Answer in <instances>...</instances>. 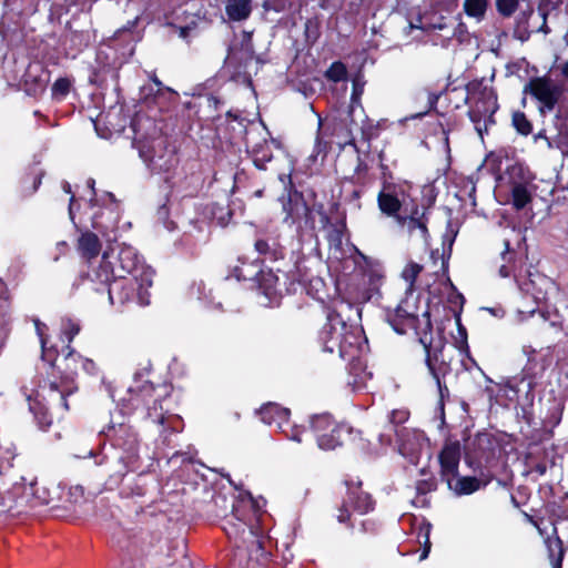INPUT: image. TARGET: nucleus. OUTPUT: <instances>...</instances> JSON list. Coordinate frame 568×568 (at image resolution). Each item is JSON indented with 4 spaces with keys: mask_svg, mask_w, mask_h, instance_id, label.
Returning a JSON list of instances; mask_svg holds the SVG:
<instances>
[{
    "mask_svg": "<svg viewBox=\"0 0 568 568\" xmlns=\"http://www.w3.org/2000/svg\"><path fill=\"white\" fill-rule=\"evenodd\" d=\"M103 265L110 267L114 280L109 284L108 296L111 304L123 305L135 301L139 305L150 304V287L154 272L144 265L138 252L125 243L103 253Z\"/></svg>",
    "mask_w": 568,
    "mask_h": 568,
    "instance_id": "1",
    "label": "nucleus"
},
{
    "mask_svg": "<svg viewBox=\"0 0 568 568\" xmlns=\"http://www.w3.org/2000/svg\"><path fill=\"white\" fill-rule=\"evenodd\" d=\"M81 355L70 351L62 361L64 373L61 374L59 381H52L42 388L43 398L51 407L61 406L64 410L69 409L68 397L78 390L74 382V375L81 367Z\"/></svg>",
    "mask_w": 568,
    "mask_h": 568,
    "instance_id": "2",
    "label": "nucleus"
},
{
    "mask_svg": "<svg viewBox=\"0 0 568 568\" xmlns=\"http://www.w3.org/2000/svg\"><path fill=\"white\" fill-rule=\"evenodd\" d=\"M471 105L468 111L475 130L483 139L489 126L495 123L494 114L498 109L497 97L491 88H483L479 92H473L469 97Z\"/></svg>",
    "mask_w": 568,
    "mask_h": 568,
    "instance_id": "3",
    "label": "nucleus"
},
{
    "mask_svg": "<svg viewBox=\"0 0 568 568\" xmlns=\"http://www.w3.org/2000/svg\"><path fill=\"white\" fill-rule=\"evenodd\" d=\"M524 93L536 100L539 115L545 116L555 110L562 98L564 89L550 77L541 75L531 78L525 84Z\"/></svg>",
    "mask_w": 568,
    "mask_h": 568,
    "instance_id": "4",
    "label": "nucleus"
},
{
    "mask_svg": "<svg viewBox=\"0 0 568 568\" xmlns=\"http://www.w3.org/2000/svg\"><path fill=\"white\" fill-rule=\"evenodd\" d=\"M139 153L153 173H169L178 164L174 150L169 149L166 140L161 136L140 143Z\"/></svg>",
    "mask_w": 568,
    "mask_h": 568,
    "instance_id": "5",
    "label": "nucleus"
},
{
    "mask_svg": "<svg viewBox=\"0 0 568 568\" xmlns=\"http://www.w3.org/2000/svg\"><path fill=\"white\" fill-rule=\"evenodd\" d=\"M324 349L328 353L337 352L344 361H353L358 355L356 336L342 322L329 324L322 332Z\"/></svg>",
    "mask_w": 568,
    "mask_h": 568,
    "instance_id": "6",
    "label": "nucleus"
},
{
    "mask_svg": "<svg viewBox=\"0 0 568 568\" xmlns=\"http://www.w3.org/2000/svg\"><path fill=\"white\" fill-rule=\"evenodd\" d=\"M410 187L408 183H385L377 195V204L381 212L397 220V216H400L399 211L402 206L406 205V197Z\"/></svg>",
    "mask_w": 568,
    "mask_h": 568,
    "instance_id": "7",
    "label": "nucleus"
},
{
    "mask_svg": "<svg viewBox=\"0 0 568 568\" xmlns=\"http://www.w3.org/2000/svg\"><path fill=\"white\" fill-rule=\"evenodd\" d=\"M312 426L317 436V443L322 449H334L341 445L342 427L338 426L328 415H318Z\"/></svg>",
    "mask_w": 568,
    "mask_h": 568,
    "instance_id": "8",
    "label": "nucleus"
},
{
    "mask_svg": "<svg viewBox=\"0 0 568 568\" xmlns=\"http://www.w3.org/2000/svg\"><path fill=\"white\" fill-rule=\"evenodd\" d=\"M523 294L532 297L536 305L545 303L550 293L556 291L552 280L546 275L536 273L529 274V277L519 284Z\"/></svg>",
    "mask_w": 568,
    "mask_h": 568,
    "instance_id": "9",
    "label": "nucleus"
},
{
    "mask_svg": "<svg viewBox=\"0 0 568 568\" xmlns=\"http://www.w3.org/2000/svg\"><path fill=\"white\" fill-rule=\"evenodd\" d=\"M397 223L404 227L410 237H415L427 242L428 239V229L427 223L428 219L426 216V212L423 209H419L418 205L414 204L409 210L408 214L397 216Z\"/></svg>",
    "mask_w": 568,
    "mask_h": 568,
    "instance_id": "10",
    "label": "nucleus"
},
{
    "mask_svg": "<svg viewBox=\"0 0 568 568\" xmlns=\"http://www.w3.org/2000/svg\"><path fill=\"white\" fill-rule=\"evenodd\" d=\"M373 508L371 497L361 491L359 489H353L348 493L347 499L343 503L338 510L337 520L339 523H347L351 520L352 514L357 513L359 515L368 513Z\"/></svg>",
    "mask_w": 568,
    "mask_h": 568,
    "instance_id": "11",
    "label": "nucleus"
},
{
    "mask_svg": "<svg viewBox=\"0 0 568 568\" xmlns=\"http://www.w3.org/2000/svg\"><path fill=\"white\" fill-rule=\"evenodd\" d=\"M422 321L425 323L426 326L430 325L429 314L427 311H424L422 314V318H419V315H412L406 314V312H398V306L396 307L394 314L390 315L388 318L389 324L398 334H405L409 329L416 331Z\"/></svg>",
    "mask_w": 568,
    "mask_h": 568,
    "instance_id": "12",
    "label": "nucleus"
},
{
    "mask_svg": "<svg viewBox=\"0 0 568 568\" xmlns=\"http://www.w3.org/2000/svg\"><path fill=\"white\" fill-rule=\"evenodd\" d=\"M460 460V444L458 442H446L440 454L439 463L442 474L447 477H456Z\"/></svg>",
    "mask_w": 568,
    "mask_h": 568,
    "instance_id": "13",
    "label": "nucleus"
},
{
    "mask_svg": "<svg viewBox=\"0 0 568 568\" xmlns=\"http://www.w3.org/2000/svg\"><path fill=\"white\" fill-rule=\"evenodd\" d=\"M237 511V508H234L232 516L226 519L224 525L226 535L234 539H237V537L241 535L243 536V541H246L248 538L260 548L261 541L254 536L252 529H247L245 521L239 516Z\"/></svg>",
    "mask_w": 568,
    "mask_h": 568,
    "instance_id": "14",
    "label": "nucleus"
},
{
    "mask_svg": "<svg viewBox=\"0 0 568 568\" xmlns=\"http://www.w3.org/2000/svg\"><path fill=\"white\" fill-rule=\"evenodd\" d=\"M283 210L285 212L284 222L293 225L298 224L303 220H307L310 209L302 197H290L283 203Z\"/></svg>",
    "mask_w": 568,
    "mask_h": 568,
    "instance_id": "15",
    "label": "nucleus"
},
{
    "mask_svg": "<svg viewBox=\"0 0 568 568\" xmlns=\"http://www.w3.org/2000/svg\"><path fill=\"white\" fill-rule=\"evenodd\" d=\"M261 419L267 425H275L282 429L284 425H288L290 410L277 404L268 403L260 410Z\"/></svg>",
    "mask_w": 568,
    "mask_h": 568,
    "instance_id": "16",
    "label": "nucleus"
},
{
    "mask_svg": "<svg viewBox=\"0 0 568 568\" xmlns=\"http://www.w3.org/2000/svg\"><path fill=\"white\" fill-rule=\"evenodd\" d=\"M449 488L454 490V493L458 496L463 495H470L477 490H479L481 487H485L488 485L490 479H479L477 477H470V476H462L456 477L455 481L450 478H447Z\"/></svg>",
    "mask_w": 568,
    "mask_h": 568,
    "instance_id": "17",
    "label": "nucleus"
},
{
    "mask_svg": "<svg viewBox=\"0 0 568 568\" xmlns=\"http://www.w3.org/2000/svg\"><path fill=\"white\" fill-rule=\"evenodd\" d=\"M225 12L231 21H244L252 13V0H226Z\"/></svg>",
    "mask_w": 568,
    "mask_h": 568,
    "instance_id": "18",
    "label": "nucleus"
},
{
    "mask_svg": "<svg viewBox=\"0 0 568 568\" xmlns=\"http://www.w3.org/2000/svg\"><path fill=\"white\" fill-rule=\"evenodd\" d=\"M78 248L88 260L97 257L101 250L99 237L92 232L82 233L78 240Z\"/></svg>",
    "mask_w": 568,
    "mask_h": 568,
    "instance_id": "19",
    "label": "nucleus"
},
{
    "mask_svg": "<svg viewBox=\"0 0 568 568\" xmlns=\"http://www.w3.org/2000/svg\"><path fill=\"white\" fill-rule=\"evenodd\" d=\"M532 143L541 151L560 149L562 145L560 139L554 134H548V130L546 128L539 130L532 136Z\"/></svg>",
    "mask_w": 568,
    "mask_h": 568,
    "instance_id": "20",
    "label": "nucleus"
},
{
    "mask_svg": "<svg viewBox=\"0 0 568 568\" xmlns=\"http://www.w3.org/2000/svg\"><path fill=\"white\" fill-rule=\"evenodd\" d=\"M488 9V0H465L463 10L467 17L480 22L485 19Z\"/></svg>",
    "mask_w": 568,
    "mask_h": 568,
    "instance_id": "21",
    "label": "nucleus"
},
{
    "mask_svg": "<svg viewBox=\"0 0 568 568\" xmlns=\"http://www.w3.org/2000/svg\"><path fill=\"white\" fill-rule=\"evenodd\" d=\"M423 271V265L416 262H408L402 271V278L406 282L407 287L406 292L412 294L415 288V282L420 272Z\"/></svg>",
    "mask_w": 568,
    "mask_h": 568,
    "instance_id": "22",
    "label": "nucleus"
},
{
    "mask_svg": "<svg viewBox=\"0 0 568 568\" xmlns=\"http://www.w3.org/2000/svg\"><path fill=\"white\" fill-rule=\"evenodd\" d=\"M272 158L273 153L268 142L264 141V143L253 148V162L256 168L261 170L265 169V164L270 162Z\"/></svg>",
    "mask_w": 568,
    "mask_h": 568,
    "instance_id": "23",
    "label": "nucleus"
},
{
    "mask_svg": "<svg viewBox=\"0 0 568 568\" xmlns=\"http://www.w3.org/2000/svg\"><path fill=\"white\" fill-rule=\"evenodd\" d=\"M513 205L517 210L524 209L530 201L531 195L525 184L518 183L511 190Z\"/></svg>",
    "mask_w": 568,
    "mask_h": 568,
    "instance_id": "24",
    "label": "nucleus"
},
{
    "mask_svg": "<svg viewBox=\"0 0 568 568\" xmlns=\"http://www.w3.org/2000/svg\"><path fill=\"white\" fill-rule=\"evenodd\" d=\"M511 124L515 130L521 135H529L532 132V123L527 115L521 111H515L511 115Z\"/></svg>",
    "mask_w": 568,
    "mask_h": 568,
    "instance_id": "25",
    "label": "nucleus"
},
{
    "mask_svg": "<svg viewBox=\"0 0 568 568\" xmlns=\"http://www.w3.org/2000/svg\"><path fill=\"white\" fill-rule=\"evenodd\" d=\"M551 123L554 126V135L558 136L560 141H564L568 138V116H566L562 112L558 111L551 119Z\"/></svg>",
    "mask_w": 568,
    "mask_h": 568,
    "instance_id": "26",
    "label": "nucleus"
},
{
    "mask_svg": "<svg viewBox=\"0 0 568 568\" xmlns=\"http://www.w3.org/2000/svg\"><path fill=\"white\" fill-rule=\"evenodd\" d=\"M30 410L34 414L40 427L45 428L51 424V418L48 416L47 407H44L39 400H30Z\"/></svg>",
    "mask_w": 568,
    "mask_h": 568,
    "instance_id": "27",
    "label": "nucleus"
},
{
    "mask_svg": "<svg viewBox=\"0 0 568 568\" xmlns=\"http://www.w3.org/2000/svg\"><path fill=\"white\" fill-rule=\"evenodd\" d=\"M327 79L338 82L346 77V68L341 62H334L326 71Z\"/></svg>",
    "mask_w": 568,
    "mask_h": 568,
    "instance_id": "28",
    "label": "nucleus"
},
{
    "mask_svg": "<svg viewBox=\"0 0 568 568\" xmlns=\"http://www.w3.org/2000/svg\"><path fill=\"white\" fill-rule=\"evenodd\" d=\"M518 0H496V7L500 14L510 17L517 9Z\"/></svg>",
    "mask_w": 568,
    "mask_h": 568,
    "instance_id": "29",
    "label": "nucleus"
},
{
    "mask_svg": "<svg viewBox=\"0 0 568 568\" xmlns=\"http://www.w3.org/2000/svg\"><path fill=\"white\" fill-rule=\"evenodd\" d=\"M62 332L67 336L68 342L70 343L74 338V336L80 332V325L70 318L63 320Z\"/></svg>",
    "mask_w": 568,
    "mask_h": 568,
    "instance_id": "30",
    "label": "nucleus"
},
{
    "mask_svg": "<svg viewBox=\"0 0 568 568\" xmlns=\"http://www.w3.org/2000/svg\"><path fill=\"white\" fill-rule=\"evenodd\" d=\"M521 351L523 354L527 357V365L525 367V371H535V368L538 365L537 359L535 357L536 349L531 345H524Z\"/></svg>",
    "mask_w": 568,
    "mask_h": 568,
    "instance_id": "31",
    "label": "nucleus"
},
{
    "mask_svg": "<svg viewBox=\"0 0 568 568\" xmlns=\"http://www.w3.org/2000/svg\"><path fill=\"white\" fill-rule=\"evenodd\" d=\"M364 92V82L357 78L353 81V92L351 97L352 108L354 105H359L361 97Z\"/></svg>",
    "mask_w": 568,
    "mask_h": 568,
    "instance_id": "32",
    "label": "nucleus"
},
{
    "mask_svg": "<svg viewBox=\"0 0 568 568\" xmlns=\"http://www.w3.org/2000/svg\"><path fill=\"white\" fill-rule=\"evenodd\" d=\"M552 362V354L551 348L547 347L546 354L542 355L540 358V365H539V372H534L532 375L536 377L537 375H541L550 365Z\"/></svg>",
    "mask_w": 568,
    "mask_h": 568,
    "instance_id": "33",
    "label": "nucleus"
},
{
    "mask_svg": "<svg viewBox=\"0 0 568 568\" xmlns=\"http://www.w3.org/2000/svg\"><path fill=\"white\" fill-rule=\"evenodd\" d=\"M69 89L70 82L67 79H58L52 87L53 93L61 97L65 95L69 92Z\"/></svg>",
    "mask_w": 568,
    "mask_h": 568,
    "instance_id": "34",
    "label": "nucleus"
},
{
    "mask_svg": "<svg viewBox=\"0 0 568 568\" xmlns=\"http://www.w3.org/2000/svg\"><path fill=\"white\" fill-rule=\"evenodd\" d=\"M409 413L405 409H395L388 415V419L393 424H402L408 419Z\"/></svg>",
    "mask_w": 568,
    "mask_h": 568,
    "instance_id": "35",
    "label": "nucleus"
},
{
    "mask_svg": "<svg viewBox=\"0 0 568 568\" xmlns=\"http://www.w3.org/2000/svg\"><path fill=\"white\" fill-rule=\"evenodd\" d=\"M398 312H406V314L418 315L415 302L410 297L405 298L398 305Z\"/></svg>",
    "mask_w": 568,
    "mask_h": 568,
    "instance_id": "36",
    "label": "nucleus"
},
{
    "mask_svg": "<svg viewBox=\"0 0 568 568\" xmlns=\"http://www.w3.org/2000/svg\"><path fill=\"white\" fill-rule=\"evenodd\" d=\"M81 368L89 375H94L97 374L98 372V368H97V365L95 363L90 359V358H85V357H81Z\"/></svg>",
    "mask_w": 568,
    "mask_h": 568,
    "instance_id": "37",
    "label": "nucleus"
},
{
    "mask_svg": "<svg viewBox=\"0 0 568 568\" xmlns=\"http://www.w3.org/2000/svg\"><path fill=\"white\" fill-rule=\"evenodd\" d=\"M283 433H285V435L287 436V438L292 439V440H295L297 443H301V435L303 433V429L298 426H290V432H287L286 429H284V427L281 429Z\"/></svg>",
    "mask_w": 568,
    "mask_h": 568,
    "instance_id": "38",
    "label": "nucleus"
},
{
    "mask_svg": "<svg viewBox=\"0 0 568 568\" xmlns=\"http://www.w3.org/2000/svg\"><path fill=\"white\" fill-rule=\"evenodd\" d=\"M34 325H36L37 334L40 337L42 349H44L47 341H45L43 334H44V329L47 328V326L43 323H41L39 320L34 321ZM43 355H45V351H43Z\"/></svg>",
    "mask_w": 568,
    "mask_h": 568,
    "instance_id": "39",
    "label": "nucleus"
},
{
    "mask_svg": "<svg viewBox=\"0 0 568 568\" xmlns=\"http://www.w3.org/2000/svg\"><path fill=\"white\" fill-rule=\"evenodd\" d=\"M535 313H536V307H534V308H531L529 311L518 310L517 314H516V320L515 321L517 323H521L525 320H527L528 317H531Z\"/></svg>",
    "mask_w": 568,
    "mask_h": 568,
    "instance_id": "40",
    "label": "nucleus"
},
{
    "mask_svg": "<svg viewBox=\"0 0 568 568\" xmlns=\"http://www.w3.org/2000/svg\"><path fill=\"white\" fill-rule=\"evenodd\" d=\"M504 246H505V248L501 253L503 260L509 262V261H511L513 254L510 253V243L508 240L504 241Z\"/></svg>",
    "mask_w": 568,
    "mask_h": 568,
    "instance_id": "41",
    "label": "nucleus"
},
{
    "mask_svg": "<svg viewBox=\"0 0 568 568\" xmlns=\"http://www.w3.org/2000/svg\"><path fill=\"white\" fill-rule=\"evenodd\" d=\"M548 546L550 549H552V547L557 548L559 550V558L558 560L560 561L561 560V557H562V549H561V542L558 538L556 539H549L548 540Z\"/></svg>",
    "mask_w": 568,
    "mask_h": 568,
    "instance_id": "42",
    "label": "nucleus"
},
{
    "mask_svg": "<svg viewBox=\"0 0 568 568\" xmlns=\"http://www.w3.org/2000/svg\"><path fill=\"white\" fill-rule=\"evenodd\" d=\"M195 28V23L192 22L185 27H180L179 31H180V37L185 39L189 33Z\"/></svg>",
    "mask_w": 568,
    "mask_h": 568,
    "instance_id": "43",
    "label": "nucleus"
},
{
    "mask_svg": "<svg viewBox=\"0 0 568 568\" xmlns=\"http://www.w3.org/2000/svg\"><path fill=\"white\" fill-rule=\"evenodd\" d=\"M255 248L257 252L265 254L268 251V244L265 241H257L255 243Z\"/></svg>",
    "mask_w": 568,
    "mask_h": 568,
    "instance_id": "44",
    "label": "nucleus"
},
{
    "mask_svg": "<svg viewBox=\"0 0 568 568\" xmlns=\"http://www.w3.org/2000/svg\"><path fill=\"white\" fill-rule=\"evenodd\" d=\"M559 70H560V74L561 77L568 81V60L565 61L560 67H559Z\"/></svg>",
    "mask_w": 568,
    "mask_h": 568,
    "instance_id": "45",
    "label": "nucleus"
},
{
    "mask_svg": "<svg viewBox=\"0 0 568 568\" xmlns=\"http://www.w3.org/2000/svg\"><path fill=\"white\" fill-rule=\"evenodd\" d=\"M499 275L501 277H508L510 275V268L507 265H501L499 268Z\"/></svg>",
    "mask_w": 568,
    "mask_h": 568,
    "instance_id": "46",
    "label": "nucleus"
},
{
    "mask_svg": "<svg viewBox=\"0 0 568 568\" xmlns=\"http://www.w3.org/2000/svg\"><path fill=\"white\" fill-rule=\"evenodd\" d=\"M7 293L6 283L0 278V297H3Z\"/></svg>",
    "mask_w": 568,
    "mask_h": 568,
    "instance_id": "47",
    "label": "nucleus"
},
{
    "mask_svg": "<svg viewBox=\"0 0 568 568\" xmlns=\"http://www.w3.org/2000/svg\"><path fill=\"white\" fill-rule=\"evenodd\" d=\"M151 80L154 82L156 87H159V89L162 87V82L155 75H152Z\"/></svg>",
    "mask_w": 568,
    "mask_h": 568,
    "instance_id": "48",
    "label": "nucleus"
},
{
    "mask_svg": "<svg viewBox=\"0 0 568 568\" xmlns=\"http://www.w3.org/2000/svg\"><path fill=\"white\" fill-rule=\"evenodd\" d=\"M62 189L65 193H71V185L68 182H64Z\"/></svg>",
    "mask_w": 568,
    "mask_h": 568,
    "instance_id": "49",
    "label": "nucleus"
},
{
    "mask_svg": "<svg viewBox=\"0 0 568 568\" xmlns=\"http://www.w3.org/2000/svg\"><path fill=\"white\" fill-rule=\"evenodd\" d=\"M428 551H429V546L427 548L424 549L422 556H420V559H425L428 555Z\"/></svg>",
    "mask_w": 568,
    "mask_h": 568,
    "instance_id": "50",
    "label": "nucleus"
},
{
    "mask_svg": "<svg viewBox=\"0 0 568 568\" xmlns=\"http://www.w3.org/2000/svg\"><path fill=\"white\" fill-rule=\"evenodd\" d=\"M73 201H74V196L71 195V197H70V207H69V213H70L71 216H72V203H73Z\"/></svg>",
    "mask_w": 568,
    "mask_h": 568,
    "instance_id": "51",
    "label": "nucleus"
},
{
    "mask_svg": "<svg viewBox=\"0 0 568 568\" xmlns=\"http://www.w3.org/2000/svg\"><path fill=\"white\" fill-rule=\"evenodd\" d=\"M88 186L91 187L92 190L94 189V180L93 179L88 180Z\"/></svg>",
    "mask_w": 568,
    "mask_h": 568,
    "instance_id": "52",
    "label": "nucleus"
},
{
    "mask_svg": "<svg viewBox=\"0 0 568 568\" xmlns=\"http://www.w3.org/2000/svg\"><path fill=\"white\" fill-rule=\"evenodd\" d=\"M245 496H246V498H247V503H248V504H253L252 496H251L248 493H246V494H245Z\"/></svg>",
    "mask_w": 568,
    "mask_h": 568,
    "instance_id": "53",
    "label": "nucleus"
},
{
    "mask_svg": "<svg viewBox=\"0 0 568 568\" xmlns=\"http://www.w3.org/2000/svg\"><path fill=\"white\" fill-rule=\"evenodd\" d=\"M485 438H486V435H478V436L476 437V440H478V442H483Z\"/></svg>",
    "mask_w": 568,
    "mask_h": 568,
    "instance_id": "54",
    "label": "nucleus"
},
{
    "mask_svg": "<svg viewBox=\"0 0 568 568\" xmlns=\"http://www.w3.org/2000/svg\"><path fill=\"white\" fill-rule=\"evenodd\" d=\"M434 377H435V379H436V382H437L438 386L440 387L439 377H438L435 373H434Z\"/></svg>",
    "mask_w": 568,
    "mask_h": 568,
    "instance_id": "55",
    "label": "nucleus"
},
{
    "mask_svg": "<svg viewBox=\"0 0 568 568\" xmlns=\"http://www.w3.org/2000/svg\"><path fill=\"white\" fill-rule=\"evenodd\" d=\"M138 18L130 23V29L133 28L136 24Z\"/></svg>",
    "mask_w": 568,
    "mask_h": 568,
    "instance_id": "56",
    "label": "nucleus"
},
{
    "mask_svg": "<svg viewBox=\"0 0 568 568\" xmlns=\"http://www.w3.org/2000/svg\"><path fill=\"white\" fill-rule=\"evenodd\" d=\"M424 114H425V113H418V114H416V115H413L412 118H413V119L420 118V116H423Z\"/></svg>",
    "mask_w": 568,
    "mask_h": 568,
    "instance_id": "57",
    "label": "nucleus"
},
{
    "mask_svg": "<svg viewBox=\"0 0 568 568\" xmlns=\"http://www.w3.org/2000/svg\"><path fill=\"white\" fill-rule=\"evenodd\" d=\"M327 439H332V432H327Z\"/></svg>",
    "mask_w": 568,
    "mask_h": 568,
    "instance_id": "58",
    "label": "nucleus"
},
{
    "mask_svg": "<svg viewBox=\"0 0 568 568\" xmlns=\"http://www.w3.org/2000/svg\"><path fill=\"white\" fill-rule=\"evenodd\" d=\"M541 30H544L545 32H547V28H546V24L544 23V26L541 27Z\"/></svg>",
    "mask_w": 568,
    "mask_h": 568,
    "instance_id": "59",
    "label": "nucleus"
},
{
    "mask_svg": "<svg viewBox=\"0 0 568 568\" xmlns=\"http://www.w3.org/2000/svg\"><path fill=\"white\" fill-rule=\"evenodd\" d=\"M427 366L429 367V371H433L432 364L427 363Z\"/></svg>",
    "mask_w": 568,
    "mask_h": 568,
    "instance_id": "60",
    "label": "nucleus"
},
{
    "mask_svg": "<svg viewBox=\"0 0 568 568\" xmlns=\"http://www.w3.org/2000/svg\"><path fill=\"white\" fill-rule=\"evenodd\" d=\"M427 366L429 367V371H433L432 364L427 363Z\"/></svg>",
    "mask_w": 568,
    "mask_h": 568,
    "instance_id": "61",
    "label": "nucleus"
},
{
    "mask_svg": "<svg viewBox=\"0 0 568 568\" xmlns=\"http://www.w3.org/2000/svg\"><path fill=\"white\" fill-rule=\"evenodd\" d=\"M427 366L429 367V371H433L432 364L427 363Z\"/></svg>",
    "mask_w": 568,
    "mask_h": 568,
    "instance_id": "62",
    "label": "nucleus"
},
{
    "mask_svg": "<svg viewBox=\"0 0 568 568\" xmlns=\"http://www.w3.org/2000/svg\"><path fill=\"white\" fill-rule=\"evenodd\" d=\"M558 565H560V564L558 562ZM554 568H560V567L559 566H555Z\"/></svg>",
    "mask_w": 568,
    "mask_h": 568,
    "instance_id": "63",
    "label": "nucleus"
}]
</instances>
